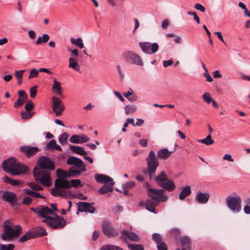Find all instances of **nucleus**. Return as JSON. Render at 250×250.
<instances>
[{"instance_id":"38","label":"nucleus","mask_w":250,"mask_h":250,"mask_svg":"<svg viewBox=\"0 0 250 250\" xmlns=\"http://www.w3.org/2000/svg\"><path fill=\"white\" fill-rule=\"evenodd\" d=\"M70 41L73 44L78 46L80 48L83 49L84 47V44L83 42V40L81 38H79L77 39L71 38L70 39Z\"/></svg>"},{"instance_id":"16","label":"nucleus","mask_w":250,"mask_h":250,"mask_svg":"<svg viewBox=\"0 0 250 250\" xmlns=\"http://www.w3.org/2000/svg\"><path fill=\"white\" fill-rule=\"evenodd\" d=\"M121 233L122 235L120 236V239H125L126 244L128 243L127 242V239L134 242H138L139 240V237L134 232L123 229L121 230Z\"/></svg>"},{"instance_id":"1","label":"nucleus","mask_w":250,"mask_h":250,"mask_svg":"<svg viewBox=\"0 0 250 250\" xmlns=\"http://www.w3.org/2000/svg\"><path fill=\"white\" fill-rule=\"evenodd\" d=\"M38 165L40 169L35 167L33 170V176L37 182L43 186L49 187L51 185L50 171L55 169L54 163L45 156L39 158Z\"/></svg>"},{"instance_id":"28","label":"nucleus","mask_w":250,"mask_h":250,"mask_svg":"<svg viewBox=\"0 0 250 250\" xmlns=\"http://www.w3.org/2000/svg\"><path fill=\"white\" fill-rule=\"evenodd\" d=\"M53 84L52 85L53 91L57 95H61L62 93L61 83L57 81L56 78L53 79Z\"/></svg>"},{"instance_id":"18","label":"nucleus","mask_w":250,"mask_h":250,"mask_svg":"<svg viewBox=\"0 0 250 250\" xmlns=\"http://www.w3.org/2000/svg\"><path fill=\"white\" fill-rule=\"evenodd\" d=\"M12 175H19L22 174H25L28 172V168L24 164L20 163H17L13 169Z\"/></svg>"},{"instance_id":"17","label":"nucleus","mask_w":250,"mask_h":250,"mask_svg":"<svg viewBox=\"0 0 250 250\" xmlns=\"http://www.w3.org/2000/svg\"><path fill=\"white\" fill-rule=\"evenodd\" d=\"M20 150L28 158L33 156L39 151L37 147L31 146H21L20 148Z\"/></svg>"},{"instance_id":"14","label":"nucleus","mask_w":250,"mask_h":250,"mask_svg":"<svg viewBox=\"0 0 250 250\" xmlns=\"http://www.w3.org/2000/svg\"><path fill=\"white\" fill-rule=\"evenodd\" d=\"M17 163V159L15 158H11L4 160L2 165V169L5 172L12 175L13 169H14L15 165Z\"/></svg>"},{"instance_id":"31","label":"nucleus","mask_w":250,"mask_h":250,"mask_svg":"<svg viewBox=\"0 0 250 250\" xmlns=\"http://www.w3.org/2000/svg\"><path fill=\"white\" fill-rule=\"evenodd\" d=\"M70 149L72 151L82 156H85L87 154V152L84 150L83 148L79 146H71Z\"/></svg>"},{"instance_id":"40","label":"nucleus","mask_w":250,"mask_h":250,"mask_svg":"<svg viewBox=\"0 0 250 250\" xmlns=\"http://www.w3.org/2000/svg\"><path fill=\"white\" fill-rule=\"evenodd\" d=\"M127 245L131 250H144V247L141 244L127 243Z\"/></svg>"},{"instance_id":"46","label":"nucleus","mask_w":250,"mask_h":250,"mask_svg":"<svg viewBox=\"0 0 250 250\" xmlns=\"http://www.w3.org/2000/svg\"><path fill=\"white\" fill-rule=\"evenodd\" d=\"M35 232L37 235V237L43 236L47 234V232L46 229L42 227H39L37 230Z\"/></svg>"},{"instance_id":"26","label":"nucleus","mask_w":250,"mask_h":250,"mask_svg":"<svg viewBox=\"0 0 250 250\" xmlns=\"http://www.w3.org/2000/svg\"><path fill=\"white\" fill-rule=\"evenodd\" d=\"M36 237H37L36 232L29 230L19 239V242L23 243Z\"/></svg>"},{"instance_id":"37","label":"nucleus","mask_w":250,"mask_h":250,"mask_svg":"<svg viewBox=\"0 0 250 250\" xmlns=\"http://www.w3.org/2000/svg\"><path fill=\"white\" fill-rule=\"evenodd\" d=\"M49 40V36L47 34H44L42 36L38 37L36 43L38 45L41 44L42 43H46Z\"/></svg>"},{"instance_id":"15","label":"nucleus","mask_w":250,"mask_h":250,"mask_svg":"<svg viewBox=\"0 0 250 250\" xmlns=\"http://www.w3.org/2000/svg\"><path fill=\"white\" fill-rule=\"evenodd\" d=\"M102 229L104 233L108 237H114L118 235L117 231L107 221H104L103 223Z\"/></svg>"},{"instance_id":"23","label":"nucleus","mask_w":250,"mask_h":250,"mask_svg":"<svg viewBox=\"0 0 250 250\" xmlns=\"http://www.w3.org/2000/svg\"><path fill=\"white\" fill-rule=\"evenodd\" d=\"M178 241L182 246L181 249H177L176 250H188L189 248L190 239L186 236H182L179 238Z\"/></svg>"},{"instance_id":"11","label":"nucleus","mask_w":250,"mask_h":250,"mask_svg":"<svg viewBox=\"0 0 250 250\" xmlns=\"http://www.w3.org/2000/svg\"><path fill=\"white\" fill-rule=\"evenodd\" d=\"M52 100V110L56 116L61 115L64 110L62 102L58 98L53 96Z\"/></svg>"},{"instance_id":"12","label":"nucleus","mask_w":250,"mask_h":250,"mask_svg":"<svg viewBox=\"0 0 250 250\" xmlns=\"http://www.w3.org/2000/svg\"><path fill=\"white\" fill-rule=\"evenodd\" d=\"M1 197L3 200L9 203L12 207L17 204L18 199L17 195L13 192L5 191L2 193Z\"/></svg>"},{"instance_id":"36","label":"nucleus","mask_w":250,"mask_h":250,"mask_svg":"<svg viewBox=\"0 0 250 250\" xmlns=\"http://www.w3.org/2000/svg\"><path fill=\"white\" fill-rule=\"evenodd\" d=\"M198 142L204 144L207 146L211 145L214 143V140L211 139V136L210 134H208L206 138L201 140H198Z\"/></svg>"},{"instance_id":"41","label":"nucleus","mask_w":250,"mask_h":250,"mask_svg":"<svg viewBox=\"0 0 250 250\" xmlns=\"http://www.w3.org/2000/svg\"><path fill=\"white\" fill-rule=\"evenodd\" d=\"M100 250H123L121 248L112 245H105L103 246Z\"/></svg>"},{"instance_id":"51","label":"nucleus","mask_w":250,"mask_h":250,"mask_svg":"<svg viewBox=\"0 0 250 250\" xmlns=\"http://www.w3.org/2000/svg\"><path fill=\"white\" fill-rule=\"evenodd\" d=\"M135 185V184L134 182H127L126 183L124 184V185H123L122 188L123 189H126L129 190L132 188L134 187Z\"/></svg>"},{"instance_id":"35","label":"nucleus","mask_w":250,"mask_h":250,"mask_svg":"<svg viewBox=\"0 0 250 250\" xmlns=\"http://www.w3.org/2000/svg\"><path fill=\"white\" fill-rule=\"evenodd\" d=\"M124 110L125 114H132L136 111L137 106L135 105H127L125 106Z\"/></svg>"},{"instance_id":"63","label":"nucleus","mask_w":250,"mask_h":250,"mask_svg":"<svg viewBox=\"0 0 250 250\" xmlns=\"http://www.w3.org/2000/svg\"><path fill=\"white\" fill-rule=\"evenodd\" d=\"M194 7L195 9H196L198 10H200V11H201L202 12H204L206 10V9L204 7V6H203L200 3H198L195 4L194 5Z\"/></svg>"},{"instance_id":"5","label":"nucleus","mask_w":250,"mask_h":250,"mask_svg":"<svg viewBox=\"0 0 250 250\" xmlns=\"http://www.w3.org/2000/svg\"><path fill=\"white\" fill-rule=\"evenodd\" d=\"M3 233L1 235V239L4 241H10L15 237L19 236L22 232V228L20 225H16L14 227L5 224L3 227Z\"/></svg>"},{"instance_id":"6","label":"nucleus","mask_w":250,"mask_h":250,"mask_svg":"<svg viewBox=\"0 0 250 250\" xmlns=\"http://www.w3.org/2000/svg\"><path fill=\"white\" fill-rule=\"evenodd\" d=\"M42 222L44 223L48 227L51 229H62L66 224V221L63 217L57 215L56 213L51 217L43 219Z\"/></svg>"},{"instance_id":"49","label":"nucleus","mask_w":250,"mask_h":250,"mask_svg":"<svg viewBox=\"0 0 250 250\" xmlns=\"http://www.w3.org/2000/svg\"><path fill=\"white\" fill-rule=\"evenodd\" d=\"M203 99L204 102L209 104L212 101H213V99L211 98V95L208 92H205L203 95Z\"/></svg>"},{"instance_id":"60","label":"nucleus","mask_w":250,"mask_h":250,"mask_svg":"<svg viewBox=\"0 0 250 250\" xmlns=\"http://www.w3.org/2000/svg\"><path fill=\"white\" fill-rule=\"evenodd\" d=\"M21 116L22 119H28L31 118L30 113H29L28 111H21Z\"/></svg>"},{"instance_id":"27","label":"nucleus","mask_w":250,"mask_h":250,"mask_svg":"<svg viewBox=\"0 0 250 250\" xmlns=\"http://www.w3.org/2000/svg\"><path fill=\"white\" fill-rule=\"evenodd\" d=\"M191 193V188L190 186H188L182 189L179 195V199L180 200H184L186 197L188 196Z\"/></svg>"},{"instance_id":"21","label":"nucleus","mask_w":250,"mask_h":250,"mask_svg":"<svg viewBox=\"0 0 250 250\" xmlns=\"http://www.w3.org/2000/svg\"><path fill=\"white\" fill-rule=\"evenodd\" d=\"M54 186L57 188H70L69 181L65 179L59 178L55 180Z\"/></svg>"},{"instance_id":"13","label":"nucleus","mask_w":250,"mask_h":250,"mask_svg":"<svg viewBox=\"0 0 250 250\" xmlns=\"http://www.w3.org/2000/svg\"><path fill=\"white\" fill-rule=\"evenodd\" d=\"M93 205H94V202L91 203L83 202H78L77 203L78 208L77 213L78 214L79 211L93 213L95 211V208L92 206Z\"/></svg>"},{"instance_id":"34","label":"nucleus","mask_w":250,"mask_h":250,"mask_svg":"<svg viewBox=\"0 0 250 250\" xmlns=\"http://www.w3.org/2000/svg\"><path fill=\"white\" fill-rule=\"evenodd\" d=\"M56 172L57 176L60 178L65 179L70 177L69 172L60 168L57 169Z\"/></svg>"},{"instance_id":"20","label":"nucleus","mask_w":250,"mask_h":250,"mask_svg":"<svg viewBox=\"0 0 250 250\" xmlns=\"http://www.w3.org/2000/svg\"><path fill=\"white\" fill-rule=\"evenodd\" d=\"M89 140V138L84 135L82 136L74 135H72L69 139L70 142L75 144L84 143L87 142Z\"/></svg>"},{"instance_id":"55","label":"nucleus","mask_w":250,"mask_h":250,"mask_svg":"<svg viewBox=\"0 0 250 250\" xmlns=\"http://www.w3.org/2000/svg\"><path fill=\"white\" fill-rule=\"evenodd\" d=\"M37 88H38L37 85H35L30 88V96L31 98H34L36 97L37 92Z\"/></svg>"},{"instance_id":"22","label":"nucleus","mask_w":250,"mask_h":250,"mask_svg":"<svg viewBox=\"0 0 250 250\" xmlns=\"http://www.w3.org/2000/svg\"><path fill=\"white\" fill-rule=\"evenodd\" d=\"M209 195L208 193H202L201 191H199L195 197L197 202L199 204H206L209 199Z\"/></svg>"},{"instance_id":"30","label":"nucleus","mask_w":250,"mask_h":250,"mask_svg":"<svg viewBox=\"0 0 250 250\" xmlns=\"http://www.w3.org/2000/svg\"><path fill=\"white\" fill-rule=\"evenodd\" d=\"M68 67L72 68L76 71H79L80 69V66L77 62V59H75L72 57L69 58Z\"/></svg>"},{"instance_id":"19","label":"nucleus","mask_w":250,"mask_h":250,"mask_svg":"<svg viewBox=\"0 0 250 250\" xmlns=\"http://www.w3.org/2000/svg\"><path fill=\"white\" fill-rule=\"evenodd\" d=\"M94 177L97 182L104 184V185L114 182L110 177L104 174H96Z\"/></svg>"},{"instance_id":"59","label":"nucleus","mask_w":250,"mask_h":250,"mask_svg":"<svg viewBox=\"0 0 250 250\" xmlns=\"http://www.w3.org/2000/svg\"><path fill=\"white\" fill-rule=\"evenodd\" d=\"M39 71H37L35 68H33L30 71V75L29 76V78H33L36 77L38 75Z\"/></svg>"},{"instance_id":"64","label":"nucleus","mask_w":250,"mask_h":250,"mask_svg":"<svg viewBox=\"0 0 250 250\" xmlns=\"http://www.w3.org/2000/svg\"><path fill=\"white\" fill-rule=\"evenodd\" d=\"M22 183V182L21 180H18L14 179H11L10 185L12 186H18L20 185Z\"/></svg>"},{"instance_id":"56","label":"nucleus","mask_w":250,"mask_h":250,"mask_svg":"<svg viewBox=\"0 0 250 250\" xmlns=\"http://www.w3.org/2000/svg\"><path fill=\"white\" fill-rule=\"evenodd\" d=\"M188 14L189 15H192L193 16V19L195 20L198 24L200 23V19L196 13L194 11H188Z\"/></svg>"},{"instance_id":"29","label":"nucleus","mask_w":250,"mask_h":250,"mask_svg":"<svg viewBox=\"0 0 250 250\" xmlns=\"http://www.w3.org/2000/svg\"><path fill=\"white\" fill-rule=\"evenodd\" d=\"M46 148L47 149H56L58 151H62V147L57 144L56 141L54 139L51 140L46 145Z\"/></svg>"},{"instance_id":"3","label":"nucleus","mask_w":250,"mask_h":250,"mask_svg":"<svg viewBox=\"0 0 250 250\" xmlns=\"http://www.w3.org/2000/svg\"><path fill=\"white\" fill-rule=\"evenodd\" d=\"M146 188L149 197L146 202V209L151 212L156 213L155 207L158 206L160 201H166L167 197L163 194L164 189L151 188L148 183H146Z\"/></svg>"},{"instance_id":"52","label":"nucleus","mask_w":250,"mask_h":250,"mask_svg":"<svg viewBox=\"0 0 250 250\" xmlns=\"http://www.w3.org/2000/svg\"><path fill=\"white\" fill-rule=\"evenodd\" d=\"M26 101V100L19 98L17 101L15 102L14 107L16 108H18L22 105Z\"/></svg>"},{"instance_id":"8","label":"nucleus","mask_w":250,"mask_h":250,"mask_svg":"<svg viewBox=\"0 0 250 250\" xmlns=\"http://www.w3.org/2000/svg\"><path fill=\"white\" fill-rule=\"evenodd\" d=\"M124 59L128 62L139 66H143V62L141 58L132 51H125L123 53Z\"/></svg>"},{"instance_id":"47","label":"nucleus","mask_w":250,"mask_h":250,"mask_svg":"<svg viewBox=\"0 0 250 250\" xmlns=\"http://www.w3.org/2000/svg\"><path fill=\"white\" fill-rule=\"evenodd\" d=\"M68 138V135L66 133H62L59 138V143L63 145L66 143V141Z\"/></svg>"},{"instance_id":"32","label":"nucleus","mask_w":250,"mask_h":250,"mask_svg":"<svg viewBox=\"0 0 250 250\" xmlns=\"http://www.w3.org/2000/svg\"><path fill=\"white\" fill-rule=\"evenodd\" d=\"M67 194V192L64 189L57 188L56 187L51 189V194L55 197L65 196Z\"/></svg>"},{"instance_id":"39","label":"nucleus","mask_w":250,"mask_h":250,"mask_svg":"<svg viewBox=\"0 0 250 250\" xmlns=\"http://www.w3.org/2000/svg\"><path fill=\"white\" fill-rule=\"evenodd\" d=\"M86 168H85V167H82L81 170L78 169H69V173L70 174V177L78 176L80 175L82 172H84Z\"/></svg>"},{"instance_id":"45","label":"nucleus","mask_w":250,"mask_h":250,"mask_svg":"<svg viewBox=\"0 0 250 250\" xmlns=\"http://www.w3.org/2000/svg\"><path fill=\"white\" fill-rule=\"evenodd\" d=\"M152 240L156 243L157 245L158 244H160L164 242L162 241L161 235L157 233H154L152 234Z\"/></svg>"},{"instance_id":"53","label":"nucleus","mask_w":250,"mask_h":250,"mask_svg":"<svg viewBox=\"0 0 250 250\" xmlns=\"http://www.w3.org/2000/svg\"><path fill=\"white\" fill-rule=\"evenodd\" d=\"M24 107L26 111H30L34 108V105L31 101H28L25 104Z\"/></svg>"},{"instance_id":"10","label":"nucleus","mask_w":250,"mask_h":250,"mask_svg":"<svg viewBox=\"0 0 250 250\" xmlns=\"http://www.w3.org/2000/svg\"><path fill=\"white\" fill-rule=\"evenodd\" d=\"M139 46L144 53L148 54H154L159 49V45L156 42L151 43L148 42H141Z\"/></svg>"},{"instance_id":"62","label":"nucleus","mask_w":250,"mask_h":250,"mask_svg":"<svg viewBox=\"0 0 250 250\" xmlns=\"http://www.w3.org/2000/svg\"><path fill=\"white\" fill-rule=\"evenodd\" d=\"M32 201V199L29 197H25L23 198L22 203L25 205H30Z\"/></svg>"},{"instance_id":"61","label":"nucleus","mask_w":250,"mask_h":250,"mask_svg":"<svg viewBox=\"0 0 250 250\" xmlns=\"http://www.w3.org/2000/svg\"><path fill=\"white\" fill-rule=\"evenodd\" d=\"M18 95L20 98H22L25 100L27 99V95L24 90H21L18 91Z\"/></svg>"},{"instance_id":"25","label":"nucleus","mask_w":250,"mask_h":250,"mask_svg":"<svg viewBox=\"0 0 250 250\" xmlns=\"http://www.w3.org/2000/svg\"><path fill=\"white\" fill-rule=\"evenodd\" d=\"M115 184L114 182H112L109 184L104 185L98 190L101 194H106L108 192H111L113 191V187Z\"/></svg>"},{"instance_id":"43","label":"nucleus","mask_w":250,"mask_h":250,"mask_svg":"<svg viewBox=\"0 0 250 250\" xmlns=\"http://www.w3.org/2000/svg\"><path fill=\"white\" fill-rule=\"evenodd\" d=\"M246 205L244 207V212L246 214H250V197L245 200Z\"/></svg>"},{"instance_id":"2","label":"nucleus","mask_w":250,"mask_h":250,"mask_svg":"<svg viewBox=\"0 0 250 250\" xmlns=\"http://www.w3.org/2000/svg\"><path fill=\"white\" fill-rule=\"evenodd\" d=\"M172 151H169L167 148H162L157 152V157L154 151L151 150L146 158L147 162V168L149 178L151 179L154 175L158 167L159 166L158 158L163 160H167L171 155Z\"/></svg>"},{"instance_id":"57","label":"nucleus","mask_w":250,"mask_h":250,"mask_svg":"<svg viewBox=\"0 0 250 250\" xmlns=\"http://www.w3.org/2000/svg\"><path fill=\"white\" fill-rule=\"evenodd\" d=\"M158 250H167V246L165 242L158 244L157 245Z\"/></svg>"},{"instance_id":"50","label":"nucleus","mask_w":250,"mask_h":250,"mask_svg":"<svg viewBox=\"0 0 250 250\" xmlns=\"http://www.w3.org/2000/svg\"><path fill=\"white\" fill-rule=\"evenodd\" d=\"M28 185L32 188L33 190L35 191H39L42 190V188L35 183L33 182H29L28 183Z\"/></svg>"},{"instance_id":"7","label":"nucleus","mask_w":250,"mask_h":250,"mask_svg":"<svg viewBox=\"0 0 250 250\" xmlns=\"http://www.w3.org/2000/svg\"><path fill=\"white\" fill-rule=\"evenodd\" d=\"M241 203L242 200L237 194L235 196H228L226 199V205L234 213H238L241 211Z\"/></svg>"},{"instance_id":"24","label":"nucleus","mask_w":250,"mask_h":250,"mask_svg":"<svg viewBox=\"0 0 250 250\" xmlns=\"http://www.w3.org/2000/svg\"><path fill=\"white\" fill-rule=\"evenodd\" d=\"M66 164L68 165H74L76 167L80 168L82 167L83 162L79 158L74 156H70L67 159Z\"/></svg>"},{"instance_id":"44","label":"nucleus","mask_w":250,"mask_h":250,"mask_svg":"<svg viewBox=\"0 0 250 250\" xmlns=\"http://www.w3.org/2000/svg\"><path fill=\"white\" fill-rule=\"evenodd\" d=\"M180 229L177 228H173L170 231L171 236L174 237L176 240H178L177 237L180 235Z\"/></svg>"},{"instance_id":"9","label":"nucleus","mask_w":250,"mask_h":250,"mask_svg":"<svg viewBox=\"0 0 250 250\" xmlns=\"http://www.w3.org/2000/svg\"><path fill=\"white\" fill-rule=\"evenodd\" d=\"M30 209L38 216L44 218V219L51 217L55 213L51 209L44 206H39L37 208H32Z\"/></svg>"},{"instance_id":"42","label":"nucleus","mask_w":250,"mask_h":250,"mask_svg":"<svg viewBox=\"0 0 250 250\" xmlns=\"http://www.w3.org/2000/svg\"><path fill=\"white\" fill-rule=\"evenodd\" d=\"M70 188L71 187H82L83 185L81 184V181L79 179H73L69 182Z\"/></svg>"},{"instance_id":"54","label":"nucleus","mask_w":250,"mask_h":250,"mask_svg":"<svg viewBox=\"0 0 250 250\" xmlns=\"http://www.w3.org/2000/svg\"><path fill=\"white\" fill-rule=\"evenodd\" d=\"M68 50L69 52H71V56L74 57L73 58L75 59H78V58L79 57V52L78 49H71L70 48H68Z\"/></svg>"},{"instance_id":"58","label":"nucleus","mask_w":250,"mask_h":250,"mask_svg":"<svg viewBox=\"0 0 250 250\" xmlns=\"http://www.w3.org/2000/svg\"><path fill=\"white\" fill-rule=\"evenodd\" d=\"M25 72V70H18L15 72V75L17 79H22L23 74Z\"/></svg>"},{"instance_id":"4","label":"nucleus","mask_w":250,"mask_h":250,"mask_svg":"<svg viewBox=\"0 0 250 250\" xmlns=\"http://www.w3.org/2000/svg\"><path fill=\"white\" fill-rule=\"evenodd\" d=\"M155 180L159 187L168 191H172L175 189L174 182L168 179L165 171H161L157 176H155Z\"/></svg>"},{"instance_id":"33","label":"nucleus","mask_w":250,"mask_h":250,"mask_svg":"<svg viewBox=\"0 0 250 250\" xmlns=\"http://www.w3.org/2000/svg\"><path fill=\"white\" fill-rule=\"evenodd\" d=\"M23 191L27 195H30L32 197L37 198H41V199H44L45 197L40 194V193L35 192L33 190H31L29 189H23Z\"/></svg>"},{"instance_id":"48","label":"nucleus","mask_w":250,"mask_h":250,"mask_svg":"<svg viewBox=\"0 0 250 250\" xmlns=\"http://www.w3.org/2000/svg\"><path fill=\"white\" fill-rule=\"evenodd\" d=\"M15 246L12 244L4 245L0 244V250H14Z\"/></svg>"}]
</instances>
